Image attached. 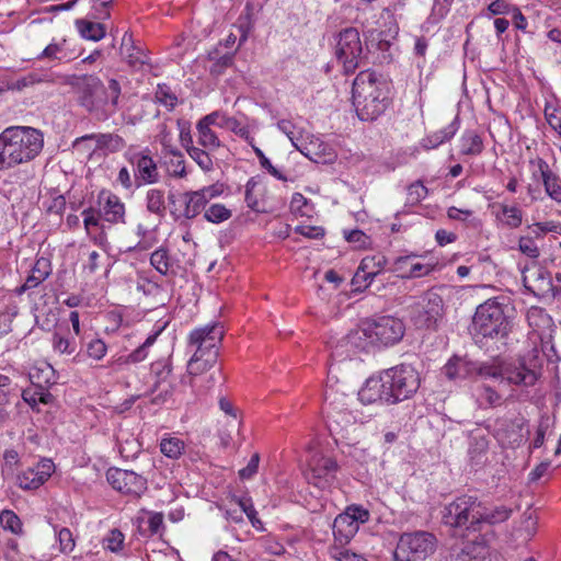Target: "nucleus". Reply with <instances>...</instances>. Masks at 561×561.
<instances>
[{
	"label": "nucleus",
	"instance_id": "e433bc0d",
	"mask_svg": "<svg viewBox=\"0 0 561 561\" xmlns=\"http://www.w3.org/2000/svg\"><path fill=\"white\" fill-rule=\"evenodd\" d=\"M185 448V444L179 437H164L160 443L161 453L171 459H178L181 457Z\"/></svg>",
	"mask_w": 561,
	"mask_h": 561
},
{
	"label": "nucleus",
	"instance_id": "a18cd8bd",
	"mask_svg": "<svg viewBox=\"0 0 561 561\" xmlns=\"http://www.w3.org/2000/svg\"><path fill=\"white\" fill-rule=\"evenodd\" d=\"M188 156L198 164L203 171H210L214 167L213 159L207 150L195 146L188 147Z\"/></svg>",
	"mask_w": 561,
	"mask_h": 561
},
{
	"label": "nucleus",
	"instance_id": "79ce46f5",
	"mask_svg": "<svg viewBox=\"0 0 561 561\" xmlns=\"http://www.w3.org/2000/svg\"><path fill=\"white\" fill-rule=\"evenodd\" d=\"M232 213L222 204H213L205 209L204 218L213 224H220L228 220Z\"/></svg>",
	"mask_w": 561,
	"mask_h": 561
},
{
	"label": "nucleus",
	"instance_id": "6e6552de",
	"mask_svg": "<svg viewBox=\"0 0 561 561\" xmlns=\"http://www.w3.org/2000/svg\"><path fill=\"white\" fill-rule=\"evenodd\" d=\"M437 547L436 537L428 531L403 533L393 552L394 561H422L432 556Z\"/></svg>",
	"mask_w": 561,
	"mask_h": 561
},
{
	"label": "nucleus",
	"instance_id": "37998d69",
	"mask_svg": "<svg viewBox=\"0 0 561 561\" xmlns=\"http://www.w3.org/2000/svg\"><path fill=\"white\" fill-rule=\"evenodd\" d=\"M53 350L58 354L73 355L77 351V345L69 337L61 335L58 332L53 334L51 339Z\"/></svg>",
	"mask_w": 561,
	"mask_h": 561
},
{
	"label": "nucleus",
	"instance_id": "ea45409f",
	"mask_svg": "<svg viewBox=\"0 0 561 561\" xmlns=\"http://www.w3.org/2000/svg\"><path fill=\"white\" fill-rule=\"evenodd\" d=\"M476 547L467 545L465 547L455 546L450 550L449 561H484V557L474 553Z\"/></svg>",
	"mask_w": 561,
	"mask_h": 561
},
{
	"label": "nucleus",
	"instance_id": "a211bd4d",
	"mask_svg": "<svg viewBox=\"0 0 561 561\" xmlns=\"http://www.w3.org/2000/svg\"><path fill=\"white\" fill-rule=\"evenodd\" d=\"M296 149L316 163L330 162L334 158L331 147L312 135L304 137L300 144H296Z\"/></svg>",
	"mask_w": 561,
	"mask_h": 561
},
{
	"label": "nucleus",
	"instance_id": "f8f14e48",
	"mask_svg": "<svg viewBox=\"0 0 561 561\" xmlns=\"http://www.w3.org/2000/svg\"><path fill=\"white\" fill-rule=\"evenodd\" d=\"M367 322L376 346L393 345L402 340L405 332L402 320L391 316H381Z\"/></svg>",
	"mask_w": 561,
	"mask_h": 561
},
{
	"label": "nucleus",
	"instance_id": "5fc2aeb1",
	"mask_svg": "<svg viewBox=\"0 0 561 561\" xmlns=\"http://www.w3.org/2000/svg\"><path fill=\"white\" fill-rule=\"evenodd\" d=\"M251 146L254 150L255 156L259 158L260 164L263 169H265L271 175H273L277 180L287 181V176L284 175L278 169H276L271 163V161L265 157V154L260 148L255 147L253 142Z\"/></svg>",
	"mask_w": 561,
	"mask_h": 561
},
{
	"label": "nucleus",
	"instance_id": "9b49d317",
	"mask_svg": "<svg viewBox=\"0 0 561 561\" xmlns=\"http://www.w3.org/2000/svg\"><path fill=\"white\" fill-rule=\"evenodd\" d=\"M359 33L355 27H347L339 33L335 56L342 64L345 73H353L363 58Z\"/></svg>",
	"mask_w": 561,
	"mask_h": 561
},
{
	"label": "nucleus",
	"instance_id": "a19ab883",
	"mask_svg": "<svg viewBox=\"0 0 561 561\" xmlns=\"http://www.w3.org/2000/svg\"><path fill=\"white\" fill-rule=\"evenodd\" d=\"M150 263L162 275H167L172 266L168 250L164 248H159L151 254Z\"/></svg>",
	"mask_w": 561,
	"mask_h": 561
},
{
	"label": "nucleus",
	"instance_id": "8fccbe9b",
	"mask_svg": "<svg viewBox=\"0 0 561 561\" xmlns=\"http://www.w3.org/2000/svg\"><path fill=\"white\" fill-rule=\"evenodd\" d=\"M478 400L483 408L495 407L501 402V396L489 386L479 389Z\"/></svg>",
	"mask_w": 561,
	"mask_h": 561
},
{
	"label": "nucleus",
	"instance_id": "72a5a7b5",
	"mask_svg": "<svg viewBox=\"0 0 561 561\" xmlns=\"http://www.w3.org/2000/svg\"><path fill=\"white\" fill-rule=\"evenodd\" d=\"M513 513V510L504 505L494 506L489 508L481 505V524L496 525L507 520Z\"/></svg>",
	"mask_w": 561,
	"mask_h": 561
},
{
	"label": "nucleus",
	"instance_id": "f704fd0d",
	"mask_svg": "<svg viewBox=\"0 0 561 561\" xmlns=\"http://www.w3.org/2000/svg\"><path fill=\"white\" fill-rule=\"evenodd\" d=\"M146 208L149 213L163 217L167 210L164 192L159 188H150L146 194Z\"/></svg>",
	"mask_w": 561,
	"mask_h": 561
},
{
	"label": "nucleus",
	"instance_id": "7ed1b4c3",
	"mask_svg": "<svg viewBox=\"0 0 561 561\" xmlns=\"http://www.w3.org/2000/svg\"><path fill=\"white\" fill-rule=\"evenodd\" d=\"M352 99L360 121H375L390 104V84L375 71H360L353 82Z\"/></svg>",
	"mask_w": 561,
	"mask_h": 561
},
{
	"label": "nucleus",
	"instance_id": "dca6fc26",
	"mask_svg": "<svg viewBox=\"0 0 561 561\" xmlns=\"http://www.w3.org/2000/svg\"><path fill=\"white\" fill-rule=\"evenodd\" d=\"M385 381L383 370L369 377L358 391V399L364 404L385 402L390 404L389 391Z\"/></svg>",
	"mask_w": 561,
	"mask_h": 561
},
{
	"label": "nucleus",
	"instance_id": "393cba45",
	"mask_svg": "<svg viewBox=\"0 0 561 561\" xmlns=\"http://www.w3.org/2000/svg\"><path fill=\"white\" fill-rule=\"evenodd\" d=\"M121 54L128 65L135 70H140L145 65L149 64L148 54L137 46L131 35L125 34L122 41Z\"/></svg>",
	"mask_w": 561,
	"mask_h": 561
},
{
	"label": "nucleus",
	"instance_id": "13d9d810",
	"mask_svg": "<svg viewBox=\"0 0 561 561\" xmlns=\"http://www.w3.org/2000/svg\"><path fill=\"white\" fill-rule=\"evenodd\" d=\"M344 513L346 516H348V518L356 523L358 527L359 524H365L366 522H368L370 516L369 512L366 508L357 505L348 506Z\"/></svg>",
	"mask_w": 561,
	"mask_h": 561
},
{
	"label": "nucleus",
	"instance_id": "20e7f679",
	"mask_svg": "<svg viewBox=\"0 0 561 561\" xmlns=\"http://www.w3.org/2000/svg\"><path fill=\"white\" fill-rule=\"evenodd\" d=\"M44 135L28 126H10L0 134V171L34 160L43 150Z\"/></svg>",
	"mask_w": 561,
	"mask_h": 561
},
{
	"label": "nucleus",
	"instance_id": "4468645a",
	"mask_svg": "<svg viewBox=\"0 0 561 561\" xmlns=\"http://www.w3.org/2000/svg\"><path fill=\"white\" fill-rule=\"evenodd\" d=\"M336 470L337 463L333 458L324 456L320 451H313L308 460L305 477L308 483L324 489L329 485V480Z\"/></svg>",
	"mask_w": 561,
	"mask_h": 561
},
{
	"label": "nucleus",
	"instance_id": "c03bdc74",
	"mask_svg": "<svg viewBox=\"0 0 561 561\" xmlns=\"http://www.w3.org/2000/svg\"><path fill=\"white\" fill-rule=\"evenodd\" d=\"M502 222L510 228H518L523 222V211L517 206L501 205Z\"/></svg>",
	"mask_w": 561,
	"mask_h": 561
},
{
	"label": "nucleus",
	"instance_id": "2f4dec72",
	"mask_svg": "<svg viewBox=\"0 0 561 561\" xmlns=\"http://www.w3.org/2000/svg\"><path fill=\"white\" fill-rule=\"evenodd\" d=\"M484 149L481 136L474 130H466L460 137V152L466 156H479Z\"/></svg>",
	"mask_w": 561,
	"mask_h": 561
},
{
	"label": "nucleus",
	"instance_id": "603ef678",
	"mask_svg": "<svg viewBox=\"0 0 561 561\" xmlns=\"http://www.w3.org/2000/svg\"><path fill=\"white\" fill-rule=\"evenodd\" d=\"M124 540V534L119 529L114 528L104 538V547L112 552H118L123 549Z\"/></svg>",
	"mask_w": 561,
	"mask_h": 561
},
{
	"label": "nucleus",
	"instance_id": "ddd939ff",
	"mask_svg": "<svg viewBox=\"0 0 561 561\" xmlns=\"http://www.w3.org/2000/svg\"><path fill=\"white\" fill-rule=\"evenodd\" d=\"M170 214L178 220L194 219L205 209V199L197 191L170 193L168 196Z\"/></svg>",
	"mask_w": 561,
	"mask_h": 561
},
{
	"label": "nucleus",
	"instance_id": "4d7b16f0",
	"mask_svg": "<svg viewBox=\"0 0 561 561\" xmlns=\"http://www.w3.org/2000/svg\"><path fill=\"white\" fill-rule=\"evenodd\" d=\"M106 351V344L101 339H94L87 344L88 356L93 359H102L105 356Z\"/></svg>",
	"mask_w": 561,
	"mask_h": 561
},
{
	"label": "nucleus",
	"instance_id": "7c9ffc66",
	"mask_svg": "<svg viewBox=\"0 0 561 561\" xmlns=\"http://www.w3.org/2000/svg\"><path fill=\"white\" fill-rule=\"evenodd\" d=\"M53 272L51 263L46 257H39L34 263L30 275L26 277L27 285L36 288L44 280H46Z\"/></svg>",
	"mask_w": 561,
	"mask_h": 561
},
{
	"label": "nucleus",
	"instance_id": "c85d7f7f",
	"mask_svg": "<svg viewBox=\"0 0 561 561\" xmlns=\"http://www.w3.org/2000/svg\"><path fill=\"white\" fill-rule=\"evenodd\" d=\"M459 128L457 117L448 126L439 129L422 140V147L426 150L435 149L445 141L450 140Z\"/></svg>",
	"mask_w": 561,
	"mask_h": 561
},
{
	"label": "nucleus",
	"instance_id": "4be33fe9",
	"mask_svg": "<svg viewBox=\"0 0 561 561\" xmlns=\"http://www.w3.org/2000/svg\"><path fill=\"white\" fill-rule=\"evenodd\" d=\"M161 331H162V329L150 334L146 339V341L140 346H138L135 351H133L130 354L113 357L108 362L107 367H110L114 370H119L129 364H137V363H140L144 359H146L148 356V348L151 345H153V343L156 342V340H157L158 335L161 333Z\"/></svg>",
	"mask_w": 561,
	"mask_h": 561
},
{
	"label": "nucleus",
	"instance_id": "58836bf2",
	"mask_svg": "<svg viewBox=\"0 0 561 561\" xmlns=\"http://www.w3.org/2000/svg\"><path fill=\"white\" fill-rule=\"evenodd\" d=\"M0 526L14 535H23V524L20 517L11 510L0 513Z\"/></svg>",
	"mask_w": 561,
	"mask_h": 561
},
{
	"label": "nucleus",
	"instance_id": "f257e3e1",
	"mask_svg": "<svg viewBox=\"0 0 561 561\" xmlns=\"http://www.w3.org/2000/svg\"><path fill=\"white\" fill-rule=\"evenodd\" d=\"M484 378H492L500 382L515 386H534L538 379L537 373L529 368L522 359L504 360L494 358L481 364L472 363L466 358L454 356L443 367V374L449 380L465 379L472 374Z\"/></svg>",
	"mask_w": 561,
	"mask_h": 561
},
{
	"label": "nucleus",
	"instance_id": "bb28decb",
	"mask_svg": "<svg viewBox=\"0 0 561 561\" xmlns=\"http://www.w3.org/2000/svg\"><path fill=\"white\" fill-rule=\"evenodd\" d=\"M538 169L546 194L558 204H561V178L550 170L549 164L543 159L538 160Z\"/></svg>",
	"mask_w": 561,
	"mask_h": 561
},
{
	"label": "nucleus",
	"instance_id": "39448f33",
	"mask_svg": "<svg viewBox=\"0 0 561 561\" xmlns=\"http://www.w3.org/2000/svg\"><path fill=\"white\" fill-rule=\"evenodd\" d=\"M224 334V328L219 323L196 328L190 333L188 345L195 347L187 363V373L192 377V386H194L196 377L216 365Z\"/></svg>",
	"mask_w": 561,
	"mask_h": 561
},
{
	"label": "nucleus",
	"instance_id": "f3484780",
	"mask_svg": "<svg viewBox=\"0 0 561 561\" xmlns=\"http://www.w3.org/2000/svg\"><path fill=\"white\" fill-rule=\"evenodd\" d=\"M368 322H364L358 328L351 330L336 345V352L339 348L345 347V352L355 353L357 351H367L370 346H376L373 339L371 332H369Z\"/></svg>",
	"mask_w": 561,
	"mask_h": 561
},
{
	"label": "nucleus",
	"instance_id": "de8ad7c7",
	"mask_svg": "<svg viewBox=\"0 0 561 561\" xmlns=\"http://www.w3.org/2000/svg\"><path fill=\"white\" fill-rule=\"evenodd\" d=\"M154 96L157 102L164 105L168 110L174 108L178 102L176 95L172 92L171 88L165 83L158 84Z\"/></svg>",
	"mask_w": 561,
	"mask_h": 561
},
{
	"label": "nucleus",
	"instance_id": "864d4df0",
	"mask_svg": "<svg viewBox=\"0 0 561 561\" xmlns=\"http://www.w3.org/2000/svg\"><path fill=\"white\" fill-rule=\"evenodd\" d=\"M278 129L284 133L293 144V146L296 148V144H300V141L304 138V135L301 131L296 133V126L293 124L291 121L288 119H280L277 123Z\"/></svg>",
	"mask_w": 561,
	"mask_h": 561
},
{
	"label": "nucleus",
	"instance_id": "bf43d9fd",
	"mask_svg": "<svg viewBox=\"0 0 561 561\" xmlns=\"http://www.w3.org/2000/svg\"><path fill=\"white\" fill-rule=\"evenodd\" d=\"M558 108L550 103H547L545 106V117L556 131L561 135V116L558 115Z\"/></svg>",
	"mask_w": 561,
	"mask_h": 561
},
{
	"label": "nucleus",
	"instance_id": "cd10ccee",
	"mask_svg": "<svg viewBox=\"0 0 561 561\" xmlns=\"http://www.w3.org/2000/svg\"><path fill=\"white\" fill-rule=\"evenodd\" d=\"M216 117V114H208L203 117L196 125L198 145L210 151L218 149L221 146L218 136L210 129V126Z\"/></svg>",
	"mask_w": 561,
	"mask_h": 561
},
{
	"label": "nucleus",
	"instance_id": "69168bd1",
	"mask_svg": "<svg viewBox=\"0 0 561 561\" xmlns=\"http://www.w3.org/2000/svg\"><path fill=\"white\" fill-rule=\"evenodd\" d=\"M83 215V224L85 230L89 232L90 227H98L100 225V210H95L93 207H89L82 211Z\"/></svg>",
	"mask_w": 561,
	"mask_h": 561
},
{
	"label": "nucleus",
	"instance_id": "3c124183",
	"mask_svg": "<svg viewBox=\"0 0 561 561\" xmlns=\"http://www.w3.org/2000/svg\"><path fill=\"white\" fill-rule=\"evenodd\" d=\"M260 183L259 176H252L249 179V181L245 184V193H244V199L248 205V207L254 211H260L259 209V201L254 194L255 187Z\"/></svg>",
	"mask_w": 561,
	"mask_h": 561
},
{
	"label": "nucleus",
	"instance_id": "680f3d73",
	"mask_svg": "<svg viewBox=\"0 0 561 561\" xmlns=\"http://www.w3.org/2000/svg\"><path fill=\"white\" fill-rule=\"evenodd\" d=\"M426 195H427V188L420 181L412 183L408 187L409 201L412 204L421 202L422 199H424L426 197Z\"/></svg>",
	"mask_w": 561,
	"mask_h": 561
},
{
	"label": "nucleus",
	"instance_id": "f03ea898",
	"mask_svg": "<svg viewBox=\"0 0 561 561\" xmlns=\"http://www.w3.org/2000/svg\"><path fill=\"white\" fill-rule=\"evenodd\" d=\"M64 83L75 89L78 104L98 122L107 121L118 111L122 87L116 79L104 85L94 75H69L64 77Z\"/></svg>",
	"mask_w": 561,
	"mask_h": 561
},
{
	"label": "nucleus",
	"instance_id": "473e14b6",
	"mask_svg": "<svg viewBox=\"0 0 561 561\" xmlns=\"http://www.w3.org/2000/svg\"><path fill=\"white\" fill-rule=\"evenodd\" d=\"M76 26L82 38L99 42L105 36V26L99 22L77 20Z\"/></svg>",
	"mask_w": 561,
	"mask_h": 561
},
{
	"label": "nucleus",
	"instance_id": "9d476101",
	"mask_svg": "<svg viewBox=\"0 0 561 561\" xmlns=\"http://www.w3.org/2000/svg\"><path fill=\"white\" fill-rule=\"evenodd\" d=\"M410 318L419 329H436L444 314V301L439 294L430 289L413 297L409 306Z\"/></svg>",
	"mask_w": 561,
	"mask_h": 561
},
{
	"label": "nucleus",
	"instance_id": "a878e982",
	"mask_svg": "<svg viewBox=\"0 0 561 561\" xmlns=\"http://www.w3.org/2000/svg\"><path fill=\"white\" fill-rule=\"evenodd\" d=\"M325 411L328 427L332 433L335 432L339 434L355 422V417L350 411L337 409L333 405V402H328V397L325 398Z\"/></svg>",
	"mask_w": 561,
	"mask_h": 561
},
{
	"label": "nucleus",
	"instance_id": "338daca9",
	"mask_svg": "<svg viewBox=\"0 0 561 561\" xmlns=\"http://www.w3.org/2000/svg\"><path fill=\"white\" fill-rule=\"evenodd\" d=\"M259 462H260L259 454L252 455L247 467L242 468L239 471V477L241 479H251L257 472Z\"/></svg>",
	"mask_w": 561,
	"mask_h": 561
},
{
	"label": "nucleus",
	"instance_id": "412c9836",
	"mask_svg": "<svg viewBox=\"0 0 561 561\" xmlns=\"http://www.w3.org/2000/svg\"><path fill=\"white\" fill-rule=\"evenodd\" d=\"M94 141L95 146L92 151L103 150L108 152H118L125 148L126 142L117 134L106 133V134H90L79 137L75 140L73 146L79 147L81 144Z\"/></svg>",
	"mask_w": 561,
	"mask_h": 561
},
{
	"label": "nucleus",
	"instance_id": "6e6d98bb",
	"mask_svg": "<svg viewBox=\"0 0 561 561\" xmlns=\"http://www.w3.org/2000/svg\"><path fill=\"white\" fill-rule=\"evenodd\" d=\"M59 549L64 553H70L75 548V538L70 529L64 527L58 531Z\"/></svg>",
	"mask_w": 561,
	"mask_h": 561
},
{
	"label": "nucleus",
	"instance_id": "c756f323",
	"mask_svg": "<svg viewBox=\"0 0 561 561\" xmlns=\"http://www.w3.org/2000/svg\"><path fill=\"white\" fill-rule=\"evenodd\" d=\"M358 531V526L345 513L340 514L333 522V534L340 542H348Z\"/></svg>",
	"mask_w": 561,
	"mask_h": 561
},
{
	"label": "nucleus",
	"instance_id": "774afa93",
	"mask_svg": "<svg viewBox=\"0 0 561 561\" xmlns=\"http://www.w3.org/2000/svg\"><path fill=\"white\" fill-rule=\"evenodd\" d=\"M488 449V440L484 436H473L470 443L469 453L472 458L485 453Z\"/></svg>",
	"mask_w": 561,
	"mask_h": 561
},
{
	"label": "nucleus",
	"instance_id": "4c0bfd02",
	"mask_svg": "<svg viewBox=\"0 0 561 561\" xmlns=\"http://www.w3.org/2000/svg\"><path fill=\"white\" fill-rule=\"evenodd\" d=\"M43 478L45 476H38L35 469L28 468L16 477V482L23 490H36L44 484Z\"/></svg>",
	"mask_w": 561,
	"mask_h": 561
},
{
	"label": "nucleus",
	"instance_id": "5701e85b",
	"mask_svg": "<svg viewBox=\"0 0 561 561\" xmlns=\"http://www.w3.org/2000/svg\"><path fill=\"white\" fill-rule=\"evenodd\" d=\"M80 56V51L70 46V41L62 38L60 42H53L37 55V60L48 59L57 61H71Z\"/></svg>",
	"mask_w": 561,
	"mask_h": 561
},
{
	"label": "nucleus",
	"instance_id": "052dcab7",
	"mask_svg": "<svg viewBox=\"0 0 561 561\" xmlns=\"http://www.w3.org/2000/svg\"><path fill=\"white\" fill-rule=\"evenodd\" d=\"M228 129L238 135L240 138L244 139L249 145L254 142V138L251 135L249 127L242 125L237 118L233 117V119L229 122Z\"/></svg>",
	"mask_w": 561,
	"mask_h": 561
},
{
	"label": "nucleus",
	"instance_id": "6ab92c4d",
	"mask_svg": "<svg viewBox=\"0 0 561 561\" xmlns=\"http://www.w3.org/2000/svg\"><path fill=\"white\" fill-rule=\"evenodd\" d=\"M98 202L102 219L114 225L125 222V205L117 195L102 191Z\"/></svg>",
	"mask_w": 561,
	"mask_h": 561
},
{
	"label": "nucleus",
	"instance_id": "423d86ee",
	"mask_svg": "<svg viewBox=\"0 0 561 561\" xmlns=\"http://www.w3.org/2000/svg\"><path fill=\"white\" fill-rule=\"evenodd\" d=\"M510 331L511 322L501 304L490 299L477 308L470 325V333L477 343H483L484 339H506Z\"/></svg>",
	"mask_w": 561,
	"mask_h": 561
},
{
	"label": "nucleus",
	"instance_id": "09e8293b",
	"mask_svg": "<svg viewBox=\"0 0 561 561\" xmlns=\"http://www.w3.org/2000/svg\"><path fill=\"white\" fill-rule=\"evenodd\" d=\"M518 250L529 259L536 260L540 255V250L530 236H522L518 240Z\"/></svg>",
	"mask_w": 561,
	"mask_h": 561
},
{
	"label": "nucleus",
	"instance_id": "c9c22d12",
	"mask_svg": "<svg viewBox=\"0 0 561 561\" xmlns=\"http://www.w3.org/2000/svg\"><path fill=\"white\" fill-rule=\"evenodd\" d=\"M169 160L167 163L168 172L175 178H183L186 175L184 156L178 149L169 150Z\"/></svg>",
	"mask_w": 561,
	"mask_h": 561
},
{
	"label": "nucleus",
	"instance_id": "49530a36",
	"mask_svg": "<svg viewBox=\"0 0 561 561\" xmlns=\"http://www.w3.org/2000/svg\"><path fill=\"white\" fill-rule=\"evenodd\" d=\"M23 400L31 407L35 408L38 402L49 404L53 401V394L42 388L35 391L24 390L22 393Z\"/></svg>",
	"mask_w": 561,
	"mask_h": 561
},
{
	"label": "nucleus",
	"instance_id": "b1692460",
	"mask_svg": "<svg viewBox=\"0 0 561 561\" xmlns=\"http://www.w3.org/2000/svg\"><path fill=\"white\" fill-rule=\"evenodd\" d=\"M386 264L387 259L383 255L377 254L365 256L355 273L353 284L359 285L362 282H369L368 284H370L371 280L383 270Z\"/></svg>",
	"mask_w": 561,
	"mask_h": 561
},
{
	"label": "nucleus",
	"instance_id": "0eeeda50",
	"mask_svg": "<svg viewBox=\"0 0 561 561\" xmlns=\"http://www.w3.org/2000/svg\"><path fill=\"white\" fill-rule=\"evenodd\" d=\"M383 375L391 399L390 404L411 399L420 388V374L412 365L400 364L383 369Z\"/></svg>",
	"mask_w": 561,
	"mask_h": 561
},
{
	"label": "nucleus",
	"instance_id": "2eb2a0df",
	"mask_svg": "<svg viewBox=\"0 0 561 561\" xmlns=\"http://www.w3.org/2000/svg\"><path fill=\"white\" fill-rule=\"evenodd\" d=\"M106 479L113 489L136 497L147 490V479L131 470L111 468L106 472Z\"/></svg>",
	"mask_w": 561,
	"mask_h": 561
},
{
	"label": "nucleus",
	"instance_id": "1a4fd4ad",
	"mask_svg": "<svg viewBox=\"0 0 561 561\" xmlns=\"http://www.w3.org/2000/svg\"><path fill=\"white\" fill-rule=\"evenodd\" d=\"M482 502L472 495H461L445 506L443 520L451 527L478 530L481 525Z\"/></svg>",
	"mask_w": 561,
	"mask_h": 561
},
{
	"label": "nucleus",
	"instance_id": "e2e57ef3",
	"mask_svg": "<svg viewBox=\"0 0 561 561\" xmlns=\"http://www.w3.org/2000/svg\"><path fill=\"white\" fill-rule=\"evenodd\" d=\"M344 237L348 242L356 244L358 248H365L369 243V238L358 229L344 231Z\"/></svg>",
	"mask_w": 561,
	"mask_h": 561
},
{
	"label": "nucleus",
	"instance_id": "0e129e2a",
	"mask_svg": "<svg viewBox=\"0 0 561 561\" xmlns=\"http://www.w3.org/2000/svg\"><path fill=\"white\" fill-rule=\"evenodd\" d=\"M148 533L150 536L157 535L163 529V514L150 513L147 519Z\"/></svg>",
	"mask_w": 561,
	"mask_h": 561
},
{
	"label": "nucleus",
	"instance_id": "aec40b11",
	"mask_svg": "<svg viewBox=\"0 0 561 561\" xmlns=\"http://www.w3.org/2000/svg\"><path fill=\"white\" fill-rule=\"evenodd\" d=\"M129 161L136 167V180L145 184H153L159 181L158 167L148 148L134 153Z\"/></svg>",
	"mask_w": 561,
	"mask_h": 561
}]
</instances>
